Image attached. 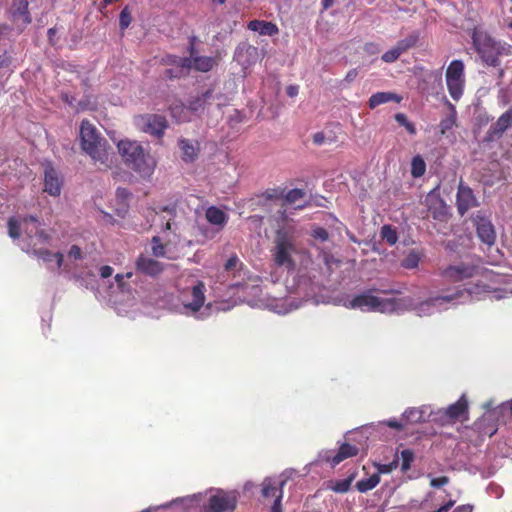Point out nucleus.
Listing matches in <instances>:
<instances>
[{"instance_id":"nucleus-36","label":"nucleus","mask_w":512,"mask_h":512,"mask_svg":"<svg viewBox=\"0 0 512 512\" xmlns=\"http://www.w3.org/2000/svg\"><path fill=\"white\" fill-rule=\"evenodd\" d=\"M402 53V50L396 44L382 55V60L386 63H393L400 57Z\"/></svg>"},{"instance_id":"nucleus-33","label":"nucleus","mask_w":512,"mask_h":512,"mask_svg":"<svg viewBox=\"0 0 512 512\" xmlns=\"http://www.w3.org/2000/svg\"><path fill=\"white\" fill-rule=\"evenodd\" d=\"M8 235L12 239H18L20 237V229L23 227L22 219L19 221L14 217L9 218L8 223Z\"/></svg>"},{"instance_id":"nucleus-59","label":"nucleus","mask_w":512,"mask_h":512,"mask_svg":"<svg viewBox=\"0 0 512 512\" xmlns=\"http://www.w3.org/2000/svg\"><path fill=\"white\" fill-rule=\"evenodd\" d=\"M116 194H117V197H119L121 199H126L130 196L129 191L125 188H118L116 191Z\"/></svg>"},{"instance_id":"nucleus-15","label":"nucleus","mask_w":512,"mask_h":512,"mask_svg":"<svg viewBox=\"0 0 512 512\" xmlns=\"http://www.w3.org/2000/svg\"><path fill=\"white\" fill-rule=\"evenodd\" d=\"M62 188V180L51 163L45 165L44 191L51 196H59Z\"/></svg>"},{"instance_id":"nucleus-21","label":"nucleus","mask_w":512,"mask_h":512,"mask_svg":"<svg viewBox=\"0 0 512 512\" xmlns=\"http://www.w3.org/2000/svg\"><path fill=\"white\" fill-rule=\"evenodd\" d=\"M248 29L259 33L260 35L274 36L278 34L279 29L272 22L253 20L248 23Z\"/></svg>"},{"instance_id":"nucleus-31","label":"nucleus","mask_w":512,"mask_h":512,"mask_svg":"<svg viewBox=\"0 0 512 512\" xmlns=\"http://www.w3.org/2000/svg\"><path fill=\"white\" fill-rule=\"evenodd\" d=\"M418 40H419V34L417 32H413V33L409 34L407 37H405L404 39L398 41L396 44L404 53L408 49L414 47L417 44Z\"/></svg>"},{"instance_id":"nucleus-30","label":"nucleus","mask_w":512,"mask_h":512,"mask_svg":"<svg viewBox=\"0 0 512 512\" xmlns=\"http://www.w3.org/2000/svg\"><path fill=\"white\" fill-rule=\"evenodd\" d=\"M256 52V48L252 47L250 45L244 44L241 46H238L235 50L234 58L242 65L246 66L248 65V62L243 60V55H251L252 53Z\"/></svg>"},{"instance_id":"nucleus-12","label":"nucleus","mask_w":512,"mask_h":512,"mask_svg":"<svg viewBox=\"0 0 512 512\" xmlns=\"http://www.w3.org/2000/svg\"><path fill=\"white\" fill-rule=\"evenodd\" d=\"M474 223L479 239L488 246L493 245L495 243L496 233L491 221L478 212L474 217Z\"/></svg>"},{"instance_id":"nucleus-61","label":"nucleus","mask_w":512,"mask_h":512,"mask_svg":"<svg viewBox=\"0 0 512 512\" xmlns=\"http://www.w3.org/2000/svg\"><path fill=\"white\" fill-rule=\"evenodd\" d=\"M152 135L156 136L157 138H161L164 135V130H150Z\"/></svg>"},{"instance_id":"nucleus-53","label":"nucleus","mask_w":512,"mask_h":512,"mask_svg":"<svg viewBox=\"0 0 512 512\" xmlns=\"http://www.w3.org/2000/svg\"><path fill=\"white\" fill-rule=\"evenodd\" d=\"M113 274V268L109 265H104L100 268V276L102 278H108Z\"/></svg>"},{"instance_id":"nucleus-43","label":"nucleus","mask_w":512,"mask_h":512,"mask_svg":"<svg viewBox=\"0 0 512 512\" xmlns=\"http://www.w3.org/2000/svg\"><path fill=\"white\" fill-rule=\"evenodd\" d=\"M351 482H352L351 478H346V479L337 481L332 489L337 493H346L350 489Z\"/></svg>"},{"instance_id":"nucleus-6","label":"nucleus","mask_w":512,"mask_h":512,"mask_svg":"<svg viewBox=\"0 0 512 512\" xmlns=\"http://www.w3.org/2000/svg\"><path fill=\"white\" fill-rule=\"evenodd\" d=\"M287 480L281 477H265L260 483V500L266 505L270 504L271 512H282L283 488Z\"/></svg>"},{"instance_id":"nucleus-26","label":"nucleus","mask_w":512,"mask_h":512,"mask_svg":"<svg viewBox=\"0 0 512 512\" xmlns=\"http://www.w3.org/2000/svg\"><path fill=\"white\" fill-rule=\"evenodd\" d=\"M32 222L35 224V237L38 238L42 243H48L51 239V236L44 230L40 228L39 219L36 216L29 215L23 217V223Z\"/></svg>"},{"instance_id":"nucleus-13","label":"nucleus","mask_w":512,"mask_h":512,"mask_svg":"<svg viewBox=\"0 0 512 512\" xmlns=\"http://www.w3.org/2000/svg\"><path fill=\"white\" fill-rule=\"evenodd\" d=\"M135 269L141 274L157 277L164 271V265L156 259L140 254L135 261Z\"/></svg>"},{"instance_id":"nucleus-41","label":"nucleus","mask_w":512,"mask_h":512,"mask_svg":"<svg viewBox=\"0 0 512 512\" xmlns=\"http://www.w3.org/2000/svg\"><path fill=\"white\" fill-rule=\"evenodd\" d=\"M472 293H473L472 289L457 290L455 293L441 296V297H439V299L446 301V302H450V301H453V300L463 297L465 294H467V296H470ZM436 300H438V298Z\"/></svg>"},{"instance_id":"nucleus-64","label":"nucleus","mask_w":512,"mask_h":512,"mask_svg":"<svg viewBox=\"0 0 512 512\" xmlns=\"http://www.w3.org/2000/svg\"><path fill=\"white\" fill-rule=\"evenodd\" d=\"M420 508L423 509V510H428L427 500H424V501L421 502Z\"/></svg>"},{"instance_id":"nucleus-55","label":"nucleus","mask_w":512,"mask_h":512,"mask_svg":"<svg viewBox=\"0 0 512 512\" xmlns=\"http://www.w3.org/2000/svg\"><path fill=\"white\" fill-rule=\"evenodd\" d=\"M395 118H396L397 122L399 123V125L404 126L405 128H411L407 121V117L404 114H402V113L396 114Z\"/></svg>"},{"instance_id":"nucleus-35","label":"nucleus","mask_w":512,"mask_h":512,"mask_svg":"<svg viewBox=\"0 0 512 512\" xmlns=\"http://www.w3.org/2000/svg\"><path fill=\"white\" fill-rule=\"evenodd\" d=\"M401 470L406 472L410 469L411 463L414 460V453L410 449H404L401 451Z\"/></svg>"},{"instance_id":"nucleus-42","label":"nucleus","mask_w":512,"mask_h":512,"mask_svg":"<svg viewBox=\"0 0 512 512\" xmlns=\"http://www.w3.org/2000/svg\"><path fill=\"white\" fill-rule=\"evenodd\" d=\"M512 126V107L502 114L497 121V128H509Z\"/></svg>"},{"instance_id":"nucleus-44","label":"nucleus","mask_w":512,"mask_h":512,"mask_svg":"<svg viewBox=\"0 0 512 512\" xmlns=\"http://www.w3.org/2000/svg\"><path fill=\"white\" fill-rule=\"evenodd\" d=\"M130 23H131V14H130L129 9L127 7H125L120 13L119 25H120L121 29H126L130 25Z\"/></svg>"},{"instance_id":"nucleus-39","label":"nucleus","mask_w":512,"mask_h":512,"mask_svg":"<svg viewBox=\"0 0 512 512\" xmlns=\"http://www.w3.org/2000/svg\"><path fill=\"white\" fill-rule=\"evenodd\" d=\"M419 262L420 257L418 256V254L415 252H411L402 261V266L406 269H414L419 265Z\"/></svg>"},{"instance_id":"nucleus-20","label":"nucleus","mask_w":512,"mask_h":512,"mask_svg":"<svg viewBox=\"0 0 512 512\" xmlns=\"http://www.w3.org/2000/svg\"><path fill=\"white\" fill-rule=\"evenodd\" d=\"M359 453V448L355 445H351L349 443H342L337 451V453L329 458L328 460L331 462V465L334 467L340 464L342 461L354 457Z\"/></svg>"},{"instance_id":"nucleus-2","label":"nucleus","mask_w":512,"mask_h":512,"mask_svg":"<svg viewBox=\"0 0 512 512\" xmlns=\"http://www.w3.org/2000/svg\"><path fill=\"white\" fill-rule=\"evenodd\" d=\"M118 151L126 166L141 177L149 178L154 173L156 159L137 142L121 140L118 143Z\"/></svg>"},{"instance_id":"nucleus-57","label":"nucleus","mask_w":512,"mask_h":512,"mask_svg":"<svg viewBox=\"0 0 512 512\" xmlns=\"http://www.w3.org/2000/svg\"><path fill=\"white\" fill-rule=\"evenodd\" d=\"M396 467V462L390 463V464H383L380 465L378 468V471L380 473H389L392 471V469Z\"/></svg>"},{"instance_id":"nucleus-4","label":"nucleus","mask_w":512,"mask_h":512,"mask_svg":"<svg viewBox=\"0 0 512 512\" xmlns=\"http://www.w3.org/2000/svg\"><path fill=\"white\" fill-rule=\"evenodd\" d=\"M378 292L375 288H370L360 294H357L349 302V308L360 309L362 311H373L380 313H391L400 306V300L396 298H380L374 293Z\"/></svg>"},{"instance_id":"nucleus-22","label":"nucleus","mask_w":512,"mask_h":512,"mask_svg":"<svg viewBox=\"0 0 512 512\" xmlns=\"http://www.w3.org/2000/svg\"><path fill=\"white\" fill-rule=\"evenodd\" d=\"M402 100V97L394 92H377L373 94L369 99V107L371 109H375L376 107L389 103V102H395L399 103Z\"/></svg>"},{"instance_id":"nucleus-16","label":"nucleus","mask_w":512,"mask_h":512,"mask_svg":"<svg viewBox=\"0 0 512 512\" xmlns=\"http://www.w3.org/2000/svg\"><path fill=\"white\" fill-rule=\"evenodd\" d=\"M137 128H167L165 117L160 114H145L135 118Z\"/></svg>"},{"instance_id":"nucleus-17","label":"nucleus","mask_w":512,"mask_h":512,"mask_svg":"<svg viewBox=\"0 0 512 512\" xmlns=\"http://www.w3.org/2000/svg\"><path fill=\"white\" fill-rule=\"evenodd\" d=\"M11 13L14 21L20 22V24L23 26H26L31 22V18L28 13L27 0H13Z\"/></svg>"},{"instance_id":"nucleus-56","label":"nucleus","mask_w":512,"mask_h":512,"mask_svg":"<svg viewBox=\"0 0 512 512\" xmlns=\"http://www.w3.org/2000/svg\"><path fill=\"white\" fill-rule=\"evenodd\" d=\"M455 504L454 500H449L447 503L441 505L438 509H435V512H448Z\"/></svg>"},{"instance_id":"nucleus-28","label":"nucleus","mask_w":512,"mask_h":512,"mask_svg":"<svg viewBox=\"0 0 512 512\" xmlns=\"http://www.w3.org/2000/svg\"><path fill=\"white\" fill-rule=\"evenodd\" d=\"M167 244H163L161 242V238L159 236H153L151 239V252L154 257L157 258H168L172 259L167 255Z\"/></svg>"},{"instance_id":"nucleus-11","label":"nucleus","mask_w":512,"mask_h":512,"mask_svg":"<svg viewBox=\"0 0 512 512\" xmlns=\"http://www.w3.org/2000/svg\"><path fill=\"white\" fill-rule=\"evenodd\" d=\"M477 266L469 263L450 265L442 272V276L451 282H459L473 277L477 273Z\"/></svg>"},{"instance_id":"nucleus-46","label":"nucleus","mask_w":512,"mask_h":512,"mask_svg":"<svg viewBox=\"0 0 512 512\" xmlns=\"http://www.w3.org/2000/svg\"><path fill=\"white\" fill-rule=\"evenodd\" d=\"M63 99H64V101H65L69 106H71V107L75 108L77 111H79V110H85V109H87V108H88V105H87V104L82 103L81 101H80V102H78V103H77V105H76V104H74L75 99H74V97H72V96L65 95V96L63 97Z\"/></svg>"},{"instance_id":"nucleus-45","label":"nucleus","mask_w":512,"mask_h":512,"mask_svg":"<svg viewBox=\"0 0 512 512\" xmlns=\"http://www.w3.org/2000/svg\"><path fill=\"white\" fill-rule=\"evenodd\" d=\"M263 197L266 199V200H276V199H281L283 197V191L280 190V189H277V188H273V189H267L264 193H263Z\"/></svg>"},{"instance_id":"nucleus-38","label":"nucleus","mask_w":512,"mask_h":512,"mask_svg":"<svg viewBox=\"0 0 512 512\" xmlns=\"http://www.w3.org/2000/svg\"><path fill=\"white\" fill-rule=\"evenodd\" d=\"M305 192L302 189H291L289 190L286 195L284 196V199L289 204H294L300 199L304 198Z\"/></svg>"},{"instance_id":"nucleus-10","label":"nucleus","mask_w":512,"mask_h":512,"mask_svg":"<svg viewBox=\"0 0 512 512\" xmlns=\"http://www.w3.org/2000/svg\"><path fill=\"white\" fill-rule=\"evenodd\" d=\"M468 399L465 394L453 404L449 405L441 413V418L447 423H455L456 421H465L468 419Z\"/></svg>"},{"instance_id":"nucleus-37","label":"nucleus","mask_w":512,"mask_h":512,"mask_svg":"<svg viewBox=\"0 0 512 512\" xmlns=\"http://www.w3.org/2000/svg\"><path fill=\"white\" fill-rule=\"evenodd\" d=\"M448 108V116L446 119L442 120L441 128H452L456 124V109L451 103H448Z\"/></svg>"},{"instance_id":"nucleus-48","label":"nucleus","mask_w":512,"mask_h":512,"mask_svg":"<svg viewBox=\"0 0 512 512\" xmlns=\"http://www.w3.org/2000/svg\"><path fill=\"white\" fill-rule=\"evenodd\" d=\"M23 224V230L26 235V237L32 241V239L35 237V224L32 222H27L26 224Z\"/></svg>"},{"instance_id":"nucleus-3","label":"nucleus","mask_w":512,"mask_h":512,"mask_svg":"<svg viewBox=\"0 0 512 512\" xmlns=\"http://www.w3.org/2000/svg\"><path fill=\"white\" fill-rule=\"evenodd\" d=\"M81 136V147L95 163H99L104 169L112 165V157L109 152V145L97 130H79Z\"/></svg>"},{"instance_id":"nucleus-23","label":"nucleus","mask_w":512,"mask_h":512,"mask_svg":"<svg viewBox=\"0 0 512 512\" xmlns=\"http://www.w3.org/2000/svg\"><path fill=\"white\" fill-rule=\"evenodd\" d=\"M227 99H224L223 101L220 99V97H215L213 94V91L208 90L206 91L201 97L196 98L194 101H191L189 103L190 109L197 111L200 107H202L204 104L209 103L212 104L215 102L217 106H221L224 104V102Z\"/></svg>"},{"instance_id":"nucleus-14","label":"nucleus","mask_w":512,"mask_h":512,"mask_svg":"<svg viewBox=\"0 0 512 512\" xmlns=\"http://www.w3.org/2000/svg\"><path fill=\"white\" fill-rule=\"evenodd\" d=\"M456 204L458 213L461 216H463L469 209L478 206L473 190L462 183L458 186Z\"/></svg>"},{"instance_id":"nucleus-54","label":"nucleus","mask_w":512,"mask_h":512,"mask_svg":"<svg viewBox=\"0 0 512 512\" xmlns=\"http://www.w3.org/2000/svg\"><path fill=\"white\" fill-rule=\"evenodd\" d=\"M385 424H386L388 427H390V428H392V429H395V430H401V429H403V427H404V426H403V424H402V423H400V422H399L398 420H396V419H390V420H387V421L385 422Z\"/></svg>"},{"instance_id":"nucleus-49","label":"nucleus","mask_w":512,"mask_h":512,"mask_svg":"<svg viewBox=\"0 0 512 512\" xmlns=\"http://www.w3.org/2000/svg\"><path fill=\"white\" fill-rule=\"evenodd\" d=\"M448 483H449V478L447 476H441V477L433 478L430 481V486L433 488H440Z\"/></svg>"},{"instance_id":"nucleus-18","label":"nucleus","mask_w":512,"mask_h":512,"mask_svg":"<svg viewBox=\"0 0 512 512\" xmlns=\"http://www.w3.org/2000/svg\"><path fill=\"white\" fill-rule=\"evenodd\" d=\"M204 291L205 284L202 281H197L191 290L192 301L186 304L185 307L193 312L199 311L205 302Z\"/></svg>"},{"instance_id":"nucleus-9","label":"nucleus","mask_w":512,"mask_h":512,"mask_svg":"<svg viewBox=\"0 0 512 512\" xmlns=\"http://www.w3.org/2000/svg\"><path fill=\"white\" fill-rule=\"evenodd\" d=\"M169 60L172 64L180 68L181 71H189L193 68L200 72H208L215 64V59L212 57L194 56L193 54H191L189 58L171 56Z\"/></svg>"},{"instance_id":"nucleus-8","label":"nucleus","mask_w":512,"mask_h":512,"mask_svg":"<svg viewBox=\"0 0 512 512\" xmlns=\"http://www.w3.org/2000/svg\"><path fill=\"white\" fill-rule=\"evenodd\" d=\"M239 493L237 491L216 490L206 504L201 508V512H234L238 503Z\"/></svg>"},{"instance_id":"nucleus-27","label":"nucleus","mask_w":512,"mask_h":512,"mask_svg":"<svg viewBox=\"0 0 512 512\" xmlns=\"http://www.w3.org/2000/svg\"><path fill=\"white\" fill-rule=\"evenodd\" d=\"M380 482V476L378 473L371 475L368 478L361 479L356 483V488L359 492H368L375 488Z\"/></svg>"},{"instance_id":"nucleus-40","label":"nucleus","mask_w":512,"mask_h":512,"mask_svg":"<svg viewBox=\"0 0 512 512\" xmlns=\"http://www.w3.org/2000/svg\"><path fill=\"white\" fill-rule=\"evenodd\" d=\"M311 236L316 239V240H319L321 242H326L329 240V233L328 231L323 228V227H320V226H313L312 229H311Z\"/></svg>"},{"instance_id":"nucleus-1","label":"nucleus","mask_w":512,"mask_h":512,"mask_svg":"<svg viewBox=\"0 0 512 512\" xmlns=\"http://www.w3.org/2000/svg\"><path fill=\"white\" fill-rule=\"evenodd\" d=\"M270 252L274 265L290 272L296 269V256L304 254L305 249L296 239L295 228L287 226L275 231Z\"/></svg>"},{"instance_id":"nucleus-29","label":"nucleus","mask_w":512,"mask_h":512,"mask_svg":"<svg viewBox=\"0 0 512 512\" xmlns=\"http://www.w3.org/2000/svg\"><path fill=\"white\" fill-rule=\"evenodd\" d=\"M426 171V163L420 155H416L411 161V175L414 178L422 177Z\"/></svg>"},{"instance_id":"nucleus-47","label":"nucleus","mask_w":512,"mask_h":512,"mask_svg":"<svg viewBox=\"0 0 512 512\" xmlns=\"http://www.w3.org/2000/svg\"><path fill=\"white\" fill-rule=\"evenodd\" d=\"M238 265H242V263L236 255H233L226 261L224 268L226 271H232L236 269Z\"/></svg>"},{"instance_id":"nucleus-25","label":"nucleus","mask_w":512,"mask_h":512,"mask_svg":"<svg viewBox=\"0 0 512 512\" xmlns=\"http://www.w3.org/2000/svg\"><path fill=\"white\" fill-rule=\"evenodd\" d=\"M206 219L213 225H224L227 222V215L221 209L211 206L206 210Z\"/></svg>"},{"instance_id":"nucleus-51","label":"nucleus","mask_w":512,"mask_h":512,"mask_svg":"<svg viewBox=\"0 0 512 512\" xmlns=\"http://www.w3.org/2000/svg\"><path fill=\"white\" fill-rule=\"evenodd\" d=\"M133 276V272H127L125 274H116L115 281L118 284V287L123 290L124 288V278L130 279Z\"/></svg>"},{"instance_id":"nucleus-34","label":"nucleus","mask_w":512,"mask_h":512,"mask_svg":"<svg viewBox=\"0 0 512 512\" xmlns=\"http://www.w3.org/2000/svg\"><path fill=\"white\" fill-rule=\"evenodd\" d=\"M335 140L333 130H329V134H325L323 131H319L313 135V143L317 146L331 143Z\"/></svg>"},{"instance_id":"nucleus-7","label":"nucleus","mask_w":512,"mask_h":512,"mask_svg":"<svg viewBox=\"0 0 512 512\" xmlns=\"http://www.w3.org/2000/svg\"><path fill=\"white\" fill-rule=\"evenodd\" d=\"M464 69V63L461 60H453L445 72L447 90L454 101H459L464 93L466 83Z\"/></svg>"},{"instance_id":"nucleus-32","label":"nucleus","mask_w":512,"mask_h":512,"mask_svg":"<svg viewBox=\"0 0 512 512\" xmlns=\"http://www.w3.org/2000/svg\"><path fill=\"white\" fill-rule=\"evenodd\" d=\"M381 237L389 245L396 244V242L398 240V236H397L396 230L391 225H384L381 228Z\"/></svg>"},{"instance_id":"nucleus-52","label":"nucleus","mask_w":512,"mask_h":512,"mask_svg":"<svg viewBox=\"0 0 512 512\" xmlns=\"http://www.w3.org/2000/svg\"><path fill=\"white\" fill-rule=\"evenodd\" d=\"M11 63V56L7 52L0 55V69L9 68Z\"/></svg>"},{"instance_id":"nucleus-58","label":"nucleus","mask_w":512,"mask_h":512,"mask_svg":"<svg viewBox=\"0 0 512 512\" xmlns=\"http://www.w3.org/2000/svg\"><path fill=\"white\" fill-rule=\"evenodd\" d=\"M286 92H287L288 96L295 97V96H297V94L299 92V88L296 85H290L287 87Z\"/></svg>"},{"instance_id":"nucleus-63","label":"nucleus","mask_w":512,"mask_h":512,"mask_svg":"<svg viewBox=\"0 0 512 512\" xmlns=\"http://www.w3.org/2000/svg\"><path fill=\"white\" fill-rule=\"evenodd\" d=\"M80 128H94L88 121H82Z\"/></svg>"},{"instance_id":"nucleus-5","label":"nucleus","mask_w":512,"mask_h":512,"mask_svg":"<svg viewBox=\"0 0 512 512\" xmlns=\"http://www.w3.org/2000/svg\"><path fill=\"white\" fill-rule=\"evenodd\" d=\"M472 41L483 62L489 66H496L498 64V57L504 50V46L501 43L496 42L480 29H474Z\"/></svg>"},{"instance_id":"nucleus-19","label":"nucleus","mask_w":512,"mask_h":512,"mask_svg":"<svg viewBox=\"0 0 512 512\" xmlns=\"http://www.w3.org/2000/svg\"><path fill=\"white\" fill-rule=\"evenodd\" d=\"M27 253L29 255L42 259L44 262H51L52 260L55 259L58 269H60L63 265L64 256L61 252L53 253L46 248L36 249L33 247L30 250H27Z\"/></svg>"},{"instance_id":"nucleus-24","label":"nucleus","mask_w":512,"mask_h":512,"mask_svg":"<svg viewBox=\"0 0 512 512\" xmlns=\"http://www.w3.org/2000/svg\"><path fill=\"white\" fill-rule=\"evenodd\" d=\"M179 148L182 152V159L186 162H192L195 160L198 154V146L186 139L179 140Z\"/></svg>"},{"instance_id":"nucleus-62","label":"nucleus","mask_w":512,"mask_h":512,"mask_svg":"<svg viewBox=\"0 0 512 512\" xmlns=\"http://www.w3.org/2000/svg\"><path fill=\"white\" fill-rule=\"evenodd\" d=\"M333 3H334V0H322L324 9H328L329 7H331L333 5Z\"/></svg>"},{"instance_id":"nucleus-50","label":"nucleus","mask_w":512,"mask_h":512,"mask_svg":"<svg viewBox=\"0 0 512 512\" xmlns=\"http://www.w3.org/2000/svg\"><path fill=\"white\" fill-rule=\"evenodd\" d=\"M68 255L75 260L82 259V250L78 245H72L69 249Z\"/></svg>"},{"instance_id":"nucleus-60","label":"nucleus","mask_w":512,"mask_h":512,"mask_svg":"<svg viewBox=\"0 0 512 512\" xmlns=\"http://www.w3.org/2000/svg\"><path fill=\"white\" fill-rule=\"evenodd\" d=\"M473 506L466 504L458 506L453 512H472Z\"/></svg>"}]
</instances>
